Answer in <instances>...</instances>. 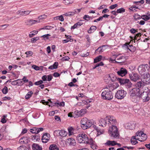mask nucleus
Here are the masks:
<instances>
[{"label": "nucleus", "instance_id": "nucleus-1", "mask_svg": "<svg viewBox=\"0 0 150 150\" xmlns=\"http://www.w3.org/2000/svg\"><path fill=\"white\" fill-rule=\"evenodd\" d=\"M144 86L142 82H138L134 86V87L129 90V94L132 100L134 102L139 101L141 96L140 91Z\"/></svg>", "mask_w": 150, "mask_h": 150}, {"label": "nucleus", "instance_id": "nucleus-2", "mask_svg": "<svg viewBox=\"0 0 150 150\" xmlns=\"http://www.w3.org/2000/svg\"><path fill=\"white\" fill-rule=\"evenodd\" d=\"M101 93L102 99L105 100H110L113 98V94L111 91L108 90V87H106Z\"/></svg>", "mask_w": 150, "mask_h": 150}, {"label": "nucleus", "instance_id": "nucleus-3", "mask_svg": "<svg viewBox=\"0 0 150 150\" xmlns=\"http://www.w3.org/2000/svg\"><path fill=\"white\" fill-rule=\"evenodd\" d=\"M108 132L110 136L114 138H118L119 134L117 127L115 125L109 127Z\"/></svg>", "mask_w": 150, "mask_h": 150}, {"label": "nucleus", "instance_id": "nucleus-4", "mask_svg": "<svg viewBox=\"0 0 150 150\" xmlns=\"http://www.w3.org/2000/svg\"><path fill=\"white\" fill-rule=\"evenodd\" d=\"M93 123V120H88L86 117L83 118L81 121V127L84 130H85L90 127Z\"/></svg>", "mask_w": 150, "mask_h": 150}, {"label": "nucleus", "instance_id": "nucleus-5", "mask_svg": "<svg viewBox=\"0 0 150 150\" xmlns=\"http://www.w3.org/2000/svg\"><path fill=\"white\" fill-rule=\"evenodd\" d=\"M77 139L78 142L80 143L88 144L89 139L87 135L84 133H80L77 136Z\"/></svg>", "mask_w": 150, "mask_h": 150}, {"label": "nucleus", "instance_id": "nucleus-6", "mask_svg": "<svg viewBox=\"0 0 150 150\" xmlns=\"http://www.w3.org/2000/svg\"><path fill=\"white\" fill-rule=\"evenodd\" d=\"M116 78L114 74H110L105 75L104 77V79L107 84H110L112 82L115 81Z\"/></svg>", "mask_w": 150, "mask_h": 150}, {"label": "nucleus", "instance_id": "nucleus-7", "mask_svg": "<svg viewBox=\"0 0 150 150\" xmlns=\"http://www.w3.org/2000/svg\"><path fill=\"white\" fill-rule=\"evenodd\" d=\"M107 120L108 126L109 127L112 126L117 123L115 118L112 116L108 115L106 116Z\"/></svg>", "mask_w": 150, "mask_h": 150}, {"label": "nucleus", "instance_id": "nucleus-8", "mask_svg": "<svg viewBox=\"0 0 150 150\" xmlns=\"http://www.w3.org/2000/svg\"><path fill=\"white\" fill-rule=\"evenodd\" d=\"M126 94L127 93L124 90H119L115 94V97L118 99H122L125 96Z\"/></svg>", "mask_w": 150, "mask_h": 150}, {"label": "nucleus", "instance_id": "nucleus-9", "mask_svg": "<svg viewBox=\"0 0 150 150\" xmlns=\"http://www.w3.org/2000/svg\"><path fill=\"white\" fill-rule=\"evenodd\" d=\"M149 96L150 94L149 91L148 92L143 91L141 93L140 98H142L143 102H147L150 100Z\"/></svg>", "mask_w": 150, "mask_h": 150}, {"label": "nucleus", "instance_id": "nucleus-10", "mask_svg": "<svg viewBox=\"0 0 150 150\" xmlns=\"http://www.w3.org/2000/svg\"><path fill=\"white\" fill-rule=\"evenodd\" d=\"M141 76L142 79V81L139 82H142L144 83V86L145 84H148L150 83V75L148 73L143 74Z\"/></svg>", "mask_w": 150, "mask_h": 150}, {"label": "nucleus", "instance_id": "nucleus-11", "mask_svg": "<svg viewBox=\"0 0 150 150\" xmlns=\"http://www.w3.org/2000/svg\"><path fill=\"white\" fill-rule=\"evenodd\" d=\"M147 65H141L139 66L138 68V70L139 73L142 75H143V74H145L144 72L146 71L147 69Z\"/></svg>", "mask_w": 150, "mask_h": 150}, {"label": "nucleus", "instance_id": "nucleus-12", "mask_svg": "<svg viewBox=\"0 0 150 150\" xmlns=\"http://www.w3.org/2000/svg\"><path fill=\"white\" fill-rule=\"evenodd\" d=\"M86 109H82L80 110H76L74 112V114H75L76 117H78L82 116L86 113Z\"/></svg>", "mask_w": 150, "mask_h": 150}, {"label": "nucleus", "instance_id": "nucleus-13", "mask_svg": "<svg viewBox=\"0 0 150 150\" xmlns=\"http://www.w3.org/2000/svg\"><path fill=\"white\" fill-rule=\"evenodd\" d=\"M123 47L129 50L132 52H134L136 50L135 48L132 45H130L127 43H125L123 46Z\"/></svg>", "mask_w": 150, "mask_h": 150}, {"label": "nucleus", "instance_id": "nucleus-14", "mask_svg": "<svg viewBox=\"0 0 150 150\" xmlns=\"http://www.w3.org/2000/svg\"><path fill=\"white\" fill-rule=\"evenodd\" d=\"M127 71L126 69L123 68H121L117 72L118 74L122 77L125 76L127 74Z\"/></svg>", "mask_w": 150, "mask_h": 150}, {"label": "nucleus", "instance_id": "nucleus-15", "mask_svg": "<svg viewBox=\"0 0 150 150\" xmlns=\"http://www.w3.org/2000/svg\"><path fill=\"white\" fill-rule=\"evenodd\" d=\"M50 135L48 133H45L44 134L42 138V142L47 143L50 139Z\"/></svg>", "mask_w": 150, "mask_h": 150}, {"label": "nucleus", "instance_id": "nucleus-16", "mask_svg": "<svg viewBox=\"0 0 150 150\" xmlns=\"http://www.w3.org/2000/svg\"><path fill=\"white\" fill-rule=\"evenodd\" d=\"M99 125L103 127L108 125L107 120L106 117L104 118H101L99 120Z\"/></svg>", "mask_w": 150, "mask_h": 150}, {"label": "nucleus", "instance_id": "nucleus-17", "mask_svg": "<svg viewBox=\"0 0 150 150\" xmlns=\"http://www.w3.org/2000/svg\"><path fill=\"white\" fill-rule=\"evenodd\" d=\"M110 84L107 87H108V90L111 91H112L113 90L117 88L119 86V85L117 83L115 82L113 83Z\"/></svg>", "mask_w": 150, "mask_h": 150}, {"label": "nucleus", "instance_id": "nucleus-18", "mask_svg": "<svg viewBox=\"0 0 150 150\" xmlns=\"http://www.w3.org/2000/svg\"><path fill=\"white\" fill-rule=\"evenodd\" d=\"M43 130L44 129L42 127L36 128L35 127L32 129H30V132L32 133L38 134L40 132L43 131Z\"/></svg>", "mask_w": 150, "mask_h": 150}, {"label": "nucleus", "instance_id": "nucleus-19", "mask_svg": "<svg viewBox=\"0 0 150 150\" xmlns=\"http://www.w3.org/2000/svg\"><path fill=\"white\" fill-rule=\"evenodd\" d=\"M88 144H90L91 145V147L93 149H97V146L96 144V143L93 140V139L91 138L88 141Z\"/></svg>", "mask_w": 150, "mask_h": 150}, {"label": "nucleus", "instance_id": "nucleus-20", "mask_svg": "<svg viewBox=\"0 0 150 150\" xmlns=\"http://www.w3.org/2000/svg\"><path fill=\"white\" fill-rule=\"evenodd\" d=\"M29 141V138L27 137H21L19 140V143L21 144L28 143Z\"/></svg>", "mask_w": 150, "mask_h": 150}, {"label": "nucleus", "instance_id": "nucleus-21", "mask_svg": "<svg viewBox=\"0 0 150 150\" xmlns=\"http://www.w3.org/2000/svg\"><path fill=\"white\" fill-rule=\"evenodd\" d=\"M116 144L120 146V144L117 143L116 142L114 141H111L109 140L107 141L105 143L106 145L109 146H113Z\"/></svg>", "mask_w": 150, "mask_h": 150}, {"label": "nucleus", "instance_id": "nucleus-22", "mask_svg": "<svg viewBox=\"0 0 150 150\" xmlns=\"http://www.w3.org/2000/svg\"><path fill=\"white\" fill-rule=\"evenodd\" d=\"M125 127L127 129H133L135 128V124L134 123L131 124L128 123L125 124Z\"/></svg>", "mask_w": 150, "mask_h": 150}, {"label": "nucleus", "instance_id": "nucleus-23", "mask_svg": "<svg viewBox=\"0 0 150 150\" xmlns=\"http://www.w3.org/2000/svg\"><path fill=\"white\" fill-rule=\"evenodd\" d=\"M83 24L81 22H79L75 24L73 26H71V30L72 31L76 28H79Z\"/></svg>", "mask_w": 150, "mask_h": 150}, {"label": "nucleus", "instance_id": "nucleus-24", "mask_svg": "<svg viewBox=\"0 0 150 150\" xmlns=\"http://www.w3.org/2000/svg\"><path fill=\"white\" fill-rule=\"evenodd\" d=\"M32 149L33 150H42V148L38 144L34 143L32 146Z\"/></svg>", "mask_w": 150, "mask_h": 150}, {"label": "nucleus", "instance_id": "nucleus-25", "mask_svg": "<svg viewBox=\"0 0 150 150\" xmlns=\"http://www.w3.org/2000/svg\"><path fill=\"white\" fill-rule=\"evenodd\" d=\"M67 142L70 145L74 146L76 144V140L73 138L68 139H67Z\"/></svg>", "mask_w": 150, "mask_h": 150}, {"label": "nucleus", "instance_id": "nucleus-26", "mask_svg": "<svg viewBox=\"0 0 150 150\" xmlns=\"http://www.w3.org/2000/svg\"><path fill=\"white\" fill-rule=\"evenodd\" d=\"M39 21L37 20H27L25 23L27 24V25H32L33 24L37 22H39Z\"/></svg>", "mask_w": 150, "mask_h": 150}, {"label": "nucleus", "instance_id": "nucleus-27", "mask_svg": "<svg viewBox=\"0 0 150 150\" xmlns=\"http://www.w3.org/2000/svg\"><path fill=\"white\" fill-rule=\"evenodd\" d=\"M147 138V135L145 134H143L142 136H141L139 138H137V140H139V141L142 142H144L145 140H146Z\"/></svg>", "mask_w": 150, "mask_h": 150}, {"label": "nucleus", "instance_id": "nucleus-28", "mask_svg": "<svg viewBox=\"0 0 150 150\" xmlns=\"http://www.w3.org/2000/svg\"><path fill=\"white\" fill-rule=\"evenodd\" d=\"M22 83V81L21 80L18 79L11 82V84L13 85L20 86Z\"/></svg>", "mask_w": 150, "mask_h": 150}, {"label": "nucleus", "instance_id": "nucleus-29", "mask_svg": "<svg viewBox=\"0 0 150 150\" xmlns=\"http://www.w3.org/2000/svg\"><path fill=\"white\" fill-rule=\"evenodd\" d=\"M59 135L61 137H64L67 136V133L66 131L63 130H59Z\"/></svg>", "mask_w": 150, "mask_h": 150}, {"label": "nucleus", "instance_id": "nucleus-30", "mask_svg": "<svg viewBox=\"0 0 150 150\" xmlns=\"http://www.w3.org/2000/svg\"><path fill=\"white\" fill-rule=\"evenodd\" d=\"M49 149L50 150H59L58 146L55 144L51 145L49 147Z\"/></svg>", "mask_w": 150, "mask_h": 150}, {"label": "nucleus", "instance_id": "nucleus-31", "mask_svg": "<svg viewBox=\"0 0 150 150\" xmlns=\"http://www.w3.org/2000/svg\"><path fill=\"white\" fill-rule=\"evenodd\" d=\"M136 136L132 137L131 139V142L132 144L135 145L138 143V142L137 141V138H136Z\"/></svg>", "mask_w": 150, "mask_h": 150}, {"label": "nucleus", "instance_id": "nucleus-32", "mask_svg": "<svg viewBox=\"0 0 150 150\" xmlns=\"http://www.w3.org/2000/svg\"><path fill=\"white\" fill-rule=\"evenodd\" d=\"M76 13H77L76 10H74L72 12H68L64 14L63 15L65 16H70L74 15Z\"/></svg>", "mask_w": 150, "mask_h": 150}, {"label": "nucleus", "instance_id": "nucleus-33", "mask_svg": "<svg viewBox=\"0 0 150 150\" xmlns=\"http://www.w3.org/2000/svg\"><path fill=\"white\" fill-rule=\"evenodd\" d=\"M118 81L121 84L125 85L127 81H128V79L118 78Z\"/></svg>", "mask_w": 150, "mask_h": 150}, {"label": "nucleus", "instance_id": "nucleus-34", "mask_svg": "<svg viewBox=\"0 0 150 150\" xmlns=\"http://www.w3.org/2000/svg\"><path fill=\"white\" fill-rule=\"evenodd\" d=\"M107 46V45H103L99 47L96 50V51H97L99 52V53H100L102 52L105 50L104 49H103V47Z\"/></svg>", "mask_w": 150, "mask_h": 150}, {"label": "nucleus", "instance_id": "nucleus-35", "mask_svg": "<svg viewBox=\"0 0 150 150\" xmlns=\"http://www.w3.org/2000/svg\"><path fill=\"white\" fill-rule=\"evenodd\" d=\"M113 56H115V57H112L110 58L109 59V61L110 62H112L114 63V62L115 61V62L116 63H119L120 62H118L117 61H115V59L118 56V55L117 54H115V55H113Z\"/></svg>", "mask_w": 150, "mask_h": 150}, {"label": "nucleus", "instance_id": "nucleus-36", "mask_svg": "<svg viewBox=\"0 0 150 150\" xmlns=\"http://www.w3.org/2000/svg\"><path fill=\"white\" fill-rule=\"evenodd\" d=\"M131 79L134 81H137L139 78L137 74H134L131 76L130 77Z\"/></svg>", "mask_w": 150, "mask_h": 150}, {"label": "nucleus", "instance_id": "nucleus-37", "mask_svg": "<svg viewBox=\"0 0 150 150\" xmlns=\"http://www.w3.org/2000/svg\"><path fill=\"white\" fill-rule=\"evenodd\" d=\"M33 93L32 91L28 92L25 96V98L26 99H28L30 98L32 96Z\"/></svg>", "mask_w": 150, "mask_h": 150}, {"label": "nucleus", "instance_id": "nucleus-38", "mask_svg": "<svg viewBox=\"0 0 150 150\" xmlns=\"http://www.w3.org/2000/svg\"><path fill=\"white\" fill-rule=\"evenodd\" d=\"M69 134V135H71L74 134V129L72 127H70L68 128Z\"/></svg>", "mask_w": 150, "mask_h": 150}, {"label": "nucleus", "instance_id": "nucleus-39", "mask_svg": "<svg viewBox=\"0 0 150 150\" xmlns=\"http://www.w3.org/2000/svg\"><path fill=\"white\" fill-rule=\"evenodd\" d=\"M64 16L63 15H61L60 16H57L55 17L54 18V20H59L60 21L62 22L64 21V19L63 16Z\"/></svg>", "mask_w": 150, "mask_h": 150}, {"label": "nucleus", "instance_id": "nucleus-40", "mask_svg": "<svg viewBox=\"0 0 150 150\" xmlns=\"http://www.w3.org/2000/svg\"><path fill=\"white\" fill-rule=\"evenodd\" d=\"M96 28L97 27L96 26H92L88 30V33H92L96 29Z\"/></svg>", "mask_w": 150, "mask_h": 150}, {"label": "nucleus", "instance_id": "nucleus-41", "mask_svg": "<svg viewBox=\"0 0 150 150\" xmlns=\"http://www.w3.org/2000/svg\"><path fill=\"white\" fill-rule=\"evenodd\" d=\"M103 58V56L102 55H99V56L96 57L94 59V63H97L100 61H101Z\"/></svg>", "mask_w": 150, "mask_h": 150}, {"label": "nucleus", "instance_id": "nucleus-42", "mask_svg": "<svg viewBox=\"0 0 150 150\" xmlns=\"http://www.w3.org/2000/svg\"><path fill=\"white\" fill-rule=\"evenodd\" d=\"M91 102V101L89 100H87L86 101L84 100L83 101V103L86 105L85 107L86 108L88 109L90 106V103Z\"/></svg>", "mask_w": 150, "mask_h": 150}, {"label": "nucleus", "instance_id": "nucleus-43", "mask_svg": "<svg viewBox=\"0 0 150 150\" xmlns=\"http://www.w3.org/2000/svg\"><path fill=\"white\" fill-rule=\"evenodd\" d=\"M17 150H29V149L25 146L21 145L18 148Z\"/></svg>", "mask_w": 150, "mask_h": 150}, {"label": "nucleus", "instance_id": "nucleus-44", "mask_svg": "<svg viewBox=\"0 0 150 150\" xmlns=\"http://www.w3.org/2000/svg\"><path fill=\"white\" fill-rule=\"evenodd\" d=\"M141 18L145 21H147L150 18V15H143L142 16Z\"/></svg>", "mask_w": 150, "mask_h": 150}, {"label": "nucleus", "instance_id": "nucleus-45", "mask_svg": "<svg viewBox=\"0 0 150 150\" xmlns=\"http://www.w3.org/2000/svg\"><path fill=\"white\" fill-rule=\"evenodd\" d=\"M38 31L36 30H33L31 32L30 34H29V37L30 38H32L34 35L37 34L38 33Z\"/></svg>", "mask_w": 150, "mask_h": 150}, {"label": "nucleus", "instance_id": "nucleus-46", "mask_svg": "<svg viewBox=\"0 0 150 150\" xmlns=\"http://www.w3.org/2000/svg\"><path fill=\"white\" fill-rule=\"evenodd\" d=\"M31 11H22L21 15L23 16H25L28 15L30 14Z\"/></svg>", "mask_w": 150, "mask_h": 150}, {"label": "nucleus", "instance_id": "nucleus-47", "mask_svg": "<svg viewBox=\"0 0 150 150\" xmlns=\"http://www.w3.org/2000/svg\"><path fill=\"white\" fill-rule=\"evenodd\" d=\"M63 3L65 5H68L69 4H72L73 3L72 0H64Z\"/></svg>", "mask_w": 150, "mask_h": 150}, {"label": "nucleus", "instance_id": "nucleus-48", "mask_svg": "<svg viewBox=\"0 0 150 150\" xmlns=\"http://www.w3.org/2000/svg\"><path fill=\"white\" fill-rule=\"evenodd\" d=\"M125 85L127 88H130L132 86V83L128 79V81H127Z\"/></svg>", "mask_w": 150, "mask_h": 150}, {"label": "nucleus", "instance_id": "nucleus-49", "mask_svg": "<svg viewBox=\"0 0 150 150\" xmlns=\"http://www.w3.org/2000/svg\"><path fill=\"white\" fill-rule=\"evenodd\" d=\"M125 10L123 8H121L119 9H117V10L116 12L117 13H122L125 12Z\"/></svg>", "mask_w": 150, "mask_h": 150}, {"label": "nucleus", "instance_id": "nucleus-50", "mask_svg": "<svg viewBox=\"0 0 150 150\" xmlns=\"http://www.w3.org/2000/svg\"><path fill=\"white\" fill-rule=\"evenodd\" d=\"M134 18L135 20H137L138 19H140L141 18V17L138 14H134Z\"/></svg>", "mask_w": 150, "mask_h": 150}, {"label": "nucleus", "instance_id": "nucleus-51", "mask_svg": "<svg viewBox=\"0 0 150 150\" xmlns=\"http://www.w3.org/2000/svg\"><path fill=\"white\" fill-rule=\"evenodd\" d=\"M83 18L85 20H87V21H88L90 19H92L91 17L90 16H89L86 15H85L83 17Z\"/></svg>", "mask_w": 150, "mask_h": 150}, {"label": "nucleus", "instance_id": "nucleus-52", "mask_svg": "<svg viewBox=\"0 0 150 150\" xmlns=\"http://www.w3.org/2000/svg\"><path fill=\"white\" fill-rule=\"evenodd\" d=\"M8 90L7 87L5 86L2 90V91L4 94H6L8 92Z\"/></svg>", "mask_w": 150, "mask_h": 150}, {"label": "nucleus", "instance_id": "nucleus-53", "mask_svg": "<svg viewBox=\"0 0 150 150\" xmlns=\"http://www.w3.org/2000/svg\"><path fill=\"white\" fill-rule=\"evenodd\" d=\"M52 28L53 27L51 26H46L43 28H41L40 30H50L52 29Z\"/></svg>", "mask_w": 150, "mask_h": 150}, {"label": "nucleus", "instance_id": "nucleus-54", "mask_svg": "<svg viewBox=\"0 0 150 150\" xmlns=\"http://www.w3.org/2000/svg\"><path fill=\"white\" fill-rule=\"evenodd\" d=\"M9 25L8 24H5L0 25V30H4Z\"/></svg>", "mask_w": 150, "mask_h": 150}, {"label": "nucleus", "instance_id": "nucleus-55", "mask_svg": "<svg viewBox=\"0 0 150 150\" xmlns=\"http://www.w3.org/2000/svg\"><path fill=\"white\" fill-rule=\"evenodd\" d=\"M47 15L45 14H43L38 16V18L40 20H42L44 19H46L47 18Z\"/></svg>", "mask_w": 150, "mask_h": 150}, {"label": "nucleus", "instance_id": "nucleus-56", "mask_svg": "<svg viewBox=\"0 0 150 150\" xmlns=\"http://www.w3.org/2000/svg\"><path fill=\"white\" fill-rule=\"evenodd\" d=\"M39 38L38 37H36L32 38L31 39V42L32 43H34L36 42L37 40H39Z\"/></svg>", "mask_w": 150, "mask_h": 150}, {"label": "nucleus", "instance_id": "nucleus-57", "mask_svg": "<svg viewBox=\"0 0 150 150\" xmlns=\"http://www.w3.org/2000/svg\"><path fill=\"white\" fill-rule=\"evenodd\" d=\"M144 134V133L142 132H137L136 133L135 136H136V137H140Z\"/></svg>", "mask_w": 150, "mask_h": 150}, {"label": "nucleus", "instance_id": "nucleus-58", "mask_svg": "<svg viewBox=\"0 0 150 150\" xmlns=\"http://www.w3.org/2000/svg\"><path fill=\"white\" fill-rule=\"evenodd\" d=\"M125 58V57L124 56H122L118 58H117V60H120V61L119 62H120V63H121L123 61V60H124Z\"/></svg>", "mask_w": 150, "mask_h": 150}, {"label": "nucleus", "instance_id": "nucleus-59", "mask_svg": "<svg viewBox=\"0 0 150 150\" xmlns=\"http://www.w3.org/2000/svg\"><path fill=\"white\" fill-rule=\"evenodd\" d=\"M43 83V81L40 80L35 82L34 84L36 85H40Z\"/></svg>", "mask_w": 150, "mask_h": 150}, {"label": "nucleus", "instance_id": "nucleus-60", "mask_svg": "<svg viewBox=\"0 0 150 150\" xmlns=\"http://www.w3.org/2000/svg\"><path fill=\"white\" fill-rule=\"evenodd\" d=\"M25 54H26L27 56L26 57H28V56H31L33 54V52L32 51H30L28 52H27L25 53Z\"/></svg>", "mask_w": 150, "mask_h": 150}, {"label": "nucleus", "instance_id": "nucleus-61", "mask_svg": "<svg viewBox=\"0 0 150 150\" xmlns=\"http://www.w3.org/2000/svg\"><path fill=\"white\" fill-rule=\"evenodd\" d=\"M133 3L134 4H138L139 3L143 4L144 3V0H141V1H134Z\"/></svg>", "mask_w": 150, "mask_h": 150}, {"label": "nucleus", "instance_id": "nucleus-62", "mask_svg": "<svg viewBox=\"0 0 150 150\" xmlns=\"http://www.w3.org/2000/svg\"><path fill=\"white\" fill-rule=\"evenodd\" d=\"M57 104V105L60 106H64L65 105V103L64 102L58 103Z\"/></svg>", "mask_w": 150, "mask_h": 150}, {"label": "nucleus", "instance_id": "nucleus-63", "mask_svg": "<svg viewBox=\"0 0 150 150\" xmlns=\"http://www.w3.org/2000/svg\"><path fill=\"white\" fill-rule=\"evenodd\" d=\"M32 68L37 71L39 70L40 69L39 67L35 65H33L32 66Z\"/></svg>", "mask_w": 150, "mask_h": 150}, {"label": "nucleus", "instance_id": "nucleus-64", "mask_svg": "<svg viewBox=\"0 0 150 150\" xmlns=\"http://www.w3.org/2000/svg\"><path fill=\"white\" fill-rule=\"evenodd\" d=\"M137 30H135V29L132 28L130 29V33L132 34H134L135 33L137 32Z\"/></svg>", "mask_w": 150, "mask_h": 150}]
</instances>
